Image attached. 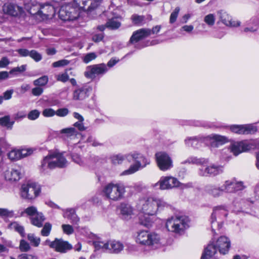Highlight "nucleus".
<instances>
[{
    "instance_id": "obj_54",
    "label": "nucleus",
    "mask_w": 259,
    "mask_h": 259,
    "mask_svg": "<svg viewBox=\"0 0 259 259\" xmlns=\"http://www.w3.org/2000/svg\"><path fill=\"white\" fill-rule=\"evenodd\" d=\"M40 115V112L36 109L32 110L30 111L28 115L27 118L31 120H34L38 118Z\"/></svg>"
},
{
    "instance_id": "obj_38",
    "label": "nucleus",
    "mask_w": 259,
    "mask_h": 259,
    "mask_svg": "<svg viewBox=\"0 0 259 259\" xmlns=\"http://www.w3.org/2000/svg\"><path fill=\"white\" fill-rule=\"evenodd\" d=\"M14 124V121L10 120V116L6 115L0 118V125L6 127L8 129L11 130Z\"/></svg>"
},
{
    "instance_id": "obj_24",
    "label": "nucleus",
    "mask_w": 259,
    "mask_h": 259,
    "mask_svg": "<svg viewBox=\"0 0 259 259\" xmlns=\"http://www.w3.org/2000/svg\"><path fill=\"white\" fill-rule=\"evenodd\" d=\"M4 177L7 181L10 182L18 181L22 177L21 169L20 167L8 169L5 171Z\"/></svg>"
},
{
    "instance_id": "obj_3",
    "label": "nucleus",
    "mask_w": 259,
    "mask_h": 259,
    "mask_svg": "<svg viewBox=\"0 0 259 259\" xmlns=\"http://www.w3.org/2000/svg\"><path fill=\"white\" fill-rule=\"evenodd\" d=\"M141 211L145 214L155 215L158 209H163L168 206V204L163 199L156 196H151L140 201Z\"/></svg>"
},
{
    "instance_id": "obj_4",
    "label": "nucleus",
    "mask_w": 259,
    "mask_h": 259,
    "mask_svg": "<svg viewBox=\"0 0 259 259\" xmlns=\"http://www.w3.org/2000/svg\"><path fill=\"white\" fill-rule=\"evenodd\" d=\"M102 192L107 198L118 201L123 198L125 186L122 182H111L104 187Z\"/></svg>"
},
{
    "instance_id": "obj_17",
    "label": "nucleus",
    "mask_w": 259,
    "mask_h": 259,
    "mask_svg": "<svg viewBox=\"0 0 259 259\" xmlns=\"http://www.w3.org/2000/svg\"><path fill=\"white\" fill-rule=\"evenodd\" d=\"M159 186L161 190H169L175 188H178L180 185V182L178 180L171 176L162 177L154 186Z\"/></svg>"
},
{
    "instance_id": "obj_25",
    "label": "nucleus",
    "mask_w": 259,
    "mask_h": 259,
    "mask_svg": "<svg viewBox=\"0 0 259 259\" xmlns=\"http://www.w3.org/2000/svg\"><path fill=\"white\" fill-rule=\"evenodd\" d=\"M92 89L87 86L79 87L75 90L73 93V99L74 100H83L89 97Z\"/></svg>"
},
{
    "instance_id": "obj_29",
    "label": "nucleus",
    "mask_w": 259,
    "mask_h": 259,
    "mask_svg": "<svg viewBox=\"0 0 259 259\" xmlns=\"http://www.w3.org/2000/svg\"><path fill=\"white\" fill-rule=\"evenodd\" d=\"M120 213L123 219L128 220L134 215V209L127 203H121L120 206Z\"/></svg>"
},
{
    "instance_id": "obj_50",
    "label": "nucleus",
    "mask_w": 259,
    "mask_h": 259,
    "mask_svg": "<svg viewBox=\"0 0 259 259\" xmlns=\"http://www.w3.org/2000/svg\"><path fill=\"white\" fill-rule=\"evenodd\" d=\"M52 230V225L50 223L45 224L41 231V235L43 236H48Z\"/></svg>"
},
{
    "instance_id": "obj_62",
    "label": "nucleus",
    "mask_w": 259,
    "mask_h": 259,
    "mask_svg": "<svg viewBox=\"0 0 259 259\" xmlns=\"http://www.w3.org/2000/svg\"><path fill=\"white\" fill-rule=\"evenodd\" d=\"M69 112L67 108H60L56 111V114L57 116L60 117H64L66 116Z\"/></svg>"
},
{
    "instance_id": "obj_58",
    "label": "nucleus",
    "mask_w": 259,
    "mask_h": 259,
    "mask_svg": "<svg viewBox=\"0 0 259 259\" xmlns=\"http://www.w3.org/2000/svg\"><path fill=\"white\" fill-rule=\"evenodd\" d=\"M145 30H148V34H147V37L151 35V34H155L158 33L160 29H161V26L159 25H157L154 27L152 28V29H149V28H144Z\"/></svg>"
},
{
    "instance_id": "obj_27",
    "label": "nucleus",
    "mask_w": 259,
    "mask_h": 259,
    "mask_svg": "<svg viewBox=\"0 0 259 259\" xmlns=\"http://www.w3.org/2000/svg\"><path fill=\"white\" fill-rule=\"evenodd\" d=\"M72 248V245L62 239L56 238L53 249L57 252L65 253Z\"/></svg>"
},
{
    "instance_id": "obj_16",
    "label": "nucleus",
    "mask_w": 259,
    "mask_h": 259,
    "mask_svg": "<svg viewBox=\"0 0 259 259\" xmlns=\"http://www.w3.org/2000/svg\"><path fill=\"white\" fill-rule=\"evenodd\" d=\"M155 159L158 167L162 171H166L173 167L171 158L165 152H157Z\"/></svg>"
},
{
    "instance_id": "obj_13",
    "label": "nucleus",
    "mask_w": 259,
    "mask_h": 259,
    "mask_svg": "<svg viewBox=\"0 0 259 259\" xmlns=\"http://www.w3.org/2000/svg\"><path fill=\"white\" fill-rule=\"evenodd\" d=\"M148 30H145L144 28H141L135 31L127 43L128 46L131 45L134 46V48L140 50L147 46L148 43L144 42L143 40L147 37Z\"/></svg>"
},
{
    "instance_id": "obj_30",
    "label": "nucleus",
    "mask_w": 259,
    "mask_h": 259,
    "mask_svg": "<svg viewBox=\"0 0 259 259\" xmlns=\"http://www.w3.org/2000/svg\"><path fill=\"white\" fill-rule=\"evenodd\" d=\"M205 191L213 197H219L223 194V191L222 187L216 185L209 184L205 187Z\"/></svg>"
},
{
    "instance_id": "obj_1",
    "label": "nucleus",
    "mask_w": 259,
    "mask_h": 259,
    "mask_svg": "<svg viewBox=\"0 0 259 259\" xmlns=\"http://www.w3.org/2000/svg\"><path fill=\"white\" fill-rule=\"evenodd\" d=\"M110 159L114 165L121 164L125 159L128 162L132 161L135 162L134 164L131 165L128 169L120 174L121 176L134 174L150 163L149 158L138 151H133L125 155L121 154L113 155L110 156Z\"/></svg>"
},
{
    "instance_id": "obj_5",
    "label": "nucleus",
    "mask_w": 259,
    "mask_h": 259,
    "mask_svg": "<svg viewBox=\"0 0 259 259\" xmlns=\"http://www.w3.org/2000/svg\"><path fill=\"white\" fill-rule=\"evenodd\" d=\"M208 138L212 140V145L217 147L228 142V139L226 137L218 135H212L211 137H204L200 136L187 137L185 140V143L188 147H192L194 148H198L200 146L201 143L205 142Z\"/></svg>"
},
{
    "instance_id": "obj_21",
    "label": "nucleus",
    "mask_w": 259,
    "mask_h": 259,
    "mask_svg": "<svg viewBox=\"0 0 259 259\" xmlns=\"http://www.w3.org/2000/svg\"><path fill=\"white\" fill-rule=\"evenodd\" d=\"M218 15L221 21L227 26L238 27L240 25V21L233 20L231 16L223 10L218 11Z\"/></svg>"
},
{
    "instance_id": "obj_34",
    "label": "nucleus",
    "mask_w": 259,
    "mask_h": 259,
    "mask_svg": "<svg viewBox=\"0 0 259 259\" xmlns=\"http://www.w3.org/2000/svg\"><path fill=\"white\" fill-rule=\"evenodd\" d=\"M152 214H145L142 211L141 212L139 215V222L140 223L147 227L150 226L153 223V218L151 217L153 216Z\"/></svg>"
},
{
    "instance_id": "obj_49",
    "label": "nucleus",
    "mask_w": 259,
    "mask_h": 259,
    "mask_svg": "<svg viewBox=\"0 0 259 259\" xmlns=\"http://www.w3.org/2000/svg\"><path fill=\"white\" fill-rule=\"evenodd\" d=\"M97 57V56L95 53H90L82 57V60L84 63L88 64L92 60H95Z\"/></svg>"
},
{
    "instance_id": "obj_19",
    "label": "nucleus",
    "mask_w": 259,
    "mask_h": 259,
    "mask_svg": "<svg viewBox=\"0 0 259 259\" xmlns=\"http://www.w3.org/2000/svg\"><path fill=\"white\" fill-rule=\"evenodd\" d=\"M252 202L248 200L236 199L233 202L234 209L233 210L236 213H248V210L251 208Z\"/></svg>"
},
{
    "instance_id": "obj_53",
    "label": "nucleus",
    "mask_w": 259,
    "mask_h": 259,
    "mask_svg": "<svg viewBox=\"0 0 259 259\" xmlns=\"http://www.w3.org/2000/svg\"><path fill=\"white\" fill-rule=\"evenodd\" d=\"M180 9L179 7H177L175 8L174 11L171 13L170 18H169V23L170 24H173L175 23L178 18L179 13L180 12Z\"/></svg>"
},
{
    "instance_id": "obj_20",
    "label": "nucleus",
    "mask_w": 259,
    "mask_h": 259,
    "mask_svg": "<svg viewBox=\"0 0 259 259\" xmlns=\"http://www.w3.org/2000/svg\"><path fill=\"white\" fill-rule=\"evenodd\" d=\"M32 152L31 149H13L8 153V156L11 160L16 161L30 155Z\"/></svg>"
},
{
    "instance_id": "obj_56",
    "label": "nucleus",
    "mask_w": 259,
    "mask_h": 259,
    "mask_svg": "<svg viewBox=\"0 0 259 259\" xmlns=\"http://www.w3.org/2000/svg\"><path fill=\"white\" fill-rule=\"evenodd\" d=\"M69 62L70 61L67 60L62 59L54 62L52 64V66L54 67H62L67 65L68 64H69Z\"/></svg>"
},
{
    "instance_id": "obj_31",
    "label": "nucleus",
    "mask_w": 259,
    "mask_h": 259,
    "mask_svg": "<svg viewBox=\"0 0 259 259\" xmlns=\"http://www.w3.org/2000/svg\"><path fill=\"white\" fill-rule=\"evenodd\" d=\"M209 160L207 158L203 157L198 158L196 156H191L188 157L186 160L182 163L183 164L189 163L196 164L197 165H204L208 164Z\"/></svg>"
},
{
    "instance_id": "obj_22",
    "label": "nucleus",
    "mask_w": 259,
    "mask_h": 259,
    "mask_svg": "<svg viewBox=\"0 0 259 259\" xmlns=\"http://www.w3.org/2000/svg\"><path fill=\"white\" fill-rule=\"evenodd\" d=\"M3 11L5 14L12 16H17L23 12L22 7L12 3L5 4L3 7Z\"/></svg>"
},
{
    "instance_id": "obj_14",
    "label": "nucleus",
    "mask_w": 259,
    "mask_h": 259,
    "mask_svg": "<svg viewBox=\"0 0 259 259\" xmlns=\"http://www.w3.org/2000/svg\"><path fill=\"white\" fill-rule=\"evenodd\" d=\"M41 191L40 187L35 183L23 184L21 188V196L25 199L32 200L37 197Z\"/></svg>"
},
{
    "instance_id": "obj_52",
    "label": "nucleus",
    "mask_w": 259,
    "mask_h": 259,
    "mask_svg": "<svg viewBox=\"0 0 259 259\" xmlns=\"http://www.w3.org/2000/svg\"><path fill=\"white\" fill-rule=\"evenodd\" d=\"M19 249L21 251L26 252L30 249V246L27 241L22 239L20 241Z\"/></svg>"
},
{
    "instance_id": "obj_37",
    "label": "nucleus",
    "mask_w": 259,
    "mask_h": 259,
    "mask_svg": "<svg viewBox=\"0 0 259 259\" xmlns=\"http://www.w3.org/2000/svg\"><path fill=\"white\" fill-rule=\"evenodd\" d=\"M231 182L233 183L232 189L233 193L241 191L245 188L243 182L237 180L235 178L230 179Z\"/></svg>"
},
{
    "instance_id": "obj_64",
    "label": "nucleus",
    "mask_w": 259,
    "mask_h": 259,
    "mask_svg": "<svg viewBox=\"0 0 259 259\" xmlns=\"http://www.w3.org/2000/svg\"><path fill=\"white\" fill-rule=\"evenodd\" d=\"M19 259H35V256L27 253H22L18 257Z\"/></svg>"
},
{
    "instance_id": "obj_46",
    "label": "nucleus",
    "mask_w": 259,
    "mask_h": 259,
    "mask_svg": "<svg viewBox=\"0 0 259 259\" xmlns=\"http://www.w3.org/2000/svg\"><path fill=\"white\" fill-rule=\"evenodd\" d=\"M94 245L96 249H102L103 250L108 251V249L109 248L108 241L107 242L95 241L94 242Z\"/></svg>"
},
{
    "instance_id": "obj_15",
    "label": "nucleus",
    "mask_w": 259,
    "mask_h": 259,
    "mask_svg": "<svg viewBox=\"0 0 259 259\" xmlns=\"http://www.w3.org/2000/svg\"><path fill=\"white\" fill-rule=\"evenodd\" d=\"M224 171L223 166L220 165L211 164L208 165V164L204 165H201L198 170V174L202 177H215L221 174Z\"/></svg>"
},
{
    "instance_id": "obj_63",
    "label": "nucleus",
    "mask_w": 259,
    "mask_h": 259,
    "mask_svg": "<svg viewBox=\"0 0 259 259\" xmlns=\"http://www.w3.org/2000/svg\"><path fill=\"white\" fill-rule=\"evenodd\" d=\"M104 38V33L101 32L100 33L95 34L93 35L92 39L95 42H99L101 41Z\"/></svg>"
},
{
    "instance_id": "obj_55",
    "label": "nucleus",
    "mask_w": 259,
    "mask_h": 259,
    "mask_svg": "<svg viewBox=\"0 0 259 259\" xmlns=\"http://www.w3.org/2000/svg\"><path fill=\"white\" fill-rule=\"evenodd\" d=\"M29 54L30 55L29 56L36 62H38L42 59L41 55L35 50L30 51Z\"/></svg>"
},
{
    "instance_id": "obj_60",
    "label": "nucleus",
    "mask_w": 259,
    "mask_h": 259,
    "mask_svg": "<svg viewBox=\"0 0 259 259\" xmlns=\"http://www.w3.org/2000/svg\"><path fill=\"white\" fill-rule=\"evenodd\" d=\"M20 57H25L30 55V52L26 49H19L16 51Z\"/></svg>"
},
{
    "instance_id": "obj_6",
    "label": "nucleus",
    "mask_w": 259,
    "mask_h": 259,
    "mask_svg": "<svg viewBox=\"0 0 259 259\" xmlns=\"http://www.w3.org/2000/svg\"><path fill=\"white\" fill-rule=\"evenodd\" d=\"M68 162L63 156V153L55 151L50 152L46 156L41 162V167L44 169H53L55 167H64L67 166Z\"/></svg>"
},
{
    "instance_id": "obj_33",
    "label": "nucleus",
    "mask_w": 259,
    "mask_h": 259,
    "mask_svg": "<svg viewBox=\"0 0 259 259\" xmlns=\"http://www.w3.org/2000/svg\"><path fill=\"white\" fill-rule=\"evenodd\" d=\"M46 218L41 212H37L35 215L30 218L31 224L38 228L43 226Z\"/></svg>"
},
{
    "instance_id": "obj_39",
    "label": "nucleus",
    "mask_w": 259,
    "mask_h": 259,
    "mask_svg": "<svg viewBox=\"0 0 259 259\" xmlns=\"http://www.w3.org/2000/svg\"><path fill=\"white\" fill-rule=\"evenodd\" d=\"M10 227L12 229H14L15 231L17 232L20 235L24 237H25V231L24 227L20 225L18 223L16 222H13L10 224Z\"/></svg>"
},
{
    "instance_id": "obj_41",
    "label": "nucleus",
    "mask_w": 259,
    "mask_h": 259,
    "mask_svg": "<svg viewBox=\"0 0 259 259\" xmlns=\"http://www.w3.org/2000/svg\"><path fill=\"white\" fill-rule=\"evenodd\" d=\"M37 212L38 211H37L36 207L34 206H31L22 211L20 213V216H23L26 213L31 218L35 215Z\"/></svg>"
},
{
    "instance_id": "obj_48",
    "label": "nucleus",
    "mask_w": 259,
    "mask_h": 259,
    "mask_svg": "<svg viewBox=\"0 0 259 259\" xmlns=\"http://www.w3.org/2000/svg\"><path fill=\"white\" fill-rule=\"evenodd\" d=\"M62 134H66L67 137L75 136L77 134V132L74 127H69L64 128L61 130Z\"/></svg>"
},
{
    "instance_id": "obj_23",
    "label": "nucleus",
    "mask_w": 259,
    "mask_h": 259,
    "mask_svg": "<svg viewBox=\"0 0 259 259\" xmlns=\"http://www.w3.org/2000/svg\"><path fill=\"white\" fill-rule=\"evenodd\" d=\"M102 0H73L76 4L82 5L81 8L87 11H92L98 8Z\"/></svg>"
},
{
    "instance_id": "obj_11",
    "label": "nucleus",
    "mask_w": 259,
    "mask_h": 259,
    "mask_svg": "<svg viewBox=\"0 0 259 259\" xmlns=\"http://www.w3.org/2000/svg\"><path fill=\"white\" fill-rule=\"evenodd\" d=\"M106 64L100 63L88 66L84 72V76L91 80L100 79L108 71Z\"/></svg>"
},
{
    "instance_id": "obj_26",
    "label": "nucleus",
    "mask_w": 259,
    "mask_h": 259,
    "mask_svg": "<svg viewBox=\"0 0 259 259\" xmlns=\"http://www.w3.org/2000/svg\"><path fill=\"white\" fill-rule=\"evenodd\" d=\"M63 211V217L70 221L73 225H78L80 219L76 213L74 208H69L67 209H61Z\"/></svg>"
},
{
    "instance_id": "obj_36",
    "label": "nucleus",
    "mask_w": 259,
    "mask_h": 259,
    "mask_svg": "<svg viewBox=\"0 0 259 259\" xmlns=\"http://www.w3.org/2000/svg\"><path fill=\"white\" fill-rule=\"evenodd\" d=\"M133 24L137 26H142L146 23L145 17L143 15L133 14L131 18Z\"/></svg>"
},
{
    "instance_id": "obj_42",
    "label": "nucleus",
    "mask_w": 259,
    "mask_h": 259,
    "mask_svg": "<svg viewBox=\"0 0 259 259\" xmlns=\"http://www.w3.org/2000/svg\"><path fill=\"white\" fill-rule=\"evenodd\" d=\"M27 239L30 241L31 244L34 247H37L40 244V238L35 236L34 234H28L27 235Z\"/></svg>"
},
{
    "instance_id": "obj_12",
    "label": "nucleus",
    "mask_w": 259,
    "mask_h": 259,
    "mask_svg": "<svg viewBox=\"0 0 259 259\" xmlns=\"http://www.w3.org/2000/svg\"><path fill=\"white\" fill-rule=\"evenodd\" d=\"M259 147V141L257 140L243 141L232 143L230 146V151L235 156H237L243 152Z\"/></svg>"
},
{
    "instance_id": "obj_40",
    "label": "nucleus",
    "mask_w": 259,
    "mask_h": 259,
    "mask_svg": "<svg viewBox=\"0 0 259 259\" xmlns=\"http://www.w3.org/2000/svg\"><path fill=\"white\" fill-rule=\"evenodd\" d=\"M121 25L120 22L117 18L109 19L106 23V27L111 29H116Z\"/></svg>"
},
{
    "instance_id": "obj_7",
    "label": "nucleus",
    "mask_w": 259,
    "mask_h": 259,
    "mask_svg": "<svg viewBox=\"0 0 259 259\" xmlns=\"http://www.w3.org/2000/svg\"><path fill=\"white\" fill-rule=\"evenodd\" d=\"M187 217L175 215L167 220L165 227L168 231L181 235L189 227Z\"/></svg>"
},
{
    "instance_id": "obj_51",
    "label": "nucleus",
    "mask_w": 259,
    "mask_h": 259,
    "mask_svg": "<svg viewBox=\"0 0 259 259\" xmlns=\"http://www.w3.org/2000/svg\"><path fill=\"white\" fill-rule=\"evenodd\" d=\"M63 232L64 234L70 235L73 233L74 229L73 227L69 224H63L61 226Z\"/></svg>"
},
{
    "instance_id": "obj_47",
    "label": "nucleus",
    "mask_w": 259,
    "mask_h": 259,
    "mask_svg": "<svg viewBox=\"0 0 259 259\" xmlns=\"http://www.w3.org/2000/svg\"><path fill=\"white\" fill-rule=\"evenodd\" d=\"M48 77L44 75L34 80L33 84L35 86H44L48 83Z\"/></svg>"
},
{
    "instance_id": "obj_2",
    "label": "nucleus",
    "mask_w": 259,
    "mask_h": 259,
    "mask_svg": "<svg viewBox=\"0 0 259 259\" xmlns=\"http://www.w3.org/2000/svg\"><path fill=\"white\" fill-rule=\"evenodd\" d=\"M230 246V241L226 236H221L217 240L212 239L205 248L201 259H211L218 251L221 254H225L228 252Z\"/></svg>"
},
{
    "instance_id": "obj_9",
    "label": "nucleus",
    "mask_w": 259,
    "mask_h": 259,
    "mask_svg": "<svg viewBox=\"0 0 259 259\" xmlns=\"http://www.w3.org/2000/svg\"><path fill=\"white\" fill-rule=\"evenodd\" d=\"M67 4L62 6L59 12L60 18L63 21H73L76 20L79 15V7L81 5L76 4Z\"/></svg>"
},
{
    "instance_id": "obj_8",
    "label": "nucleus",
    "mask_w": 259,
    "mask_h": 259,
    "mask_svg": "<svg viewBox=\"0 0 259 259\" xmlns=\"http://www.w3.org/2000/svg\"><path fill=\"white\" fill-rule=\"evenodd\" d=\"M136 242L153 249L157 248L162 244L161 239L158 234L147 231H141L138 233Z\"/></svg>"
},
{
    "instance_id": "obj_32",
    "label": "nucleus",
    "mask_w": 259,
    "mask_h": 259,
    "mask_svg": "<svg viewBox=\"0 0 259 259\" xmlns=\"http://www.w3.org/2000/svg\"><path fill=\"white\" fill-rule=\"evenodd\" d=\"M27 11L32 15L40 16L41 4L33 1L26 5Z\"/></svg>"
},
{
    "instance_id": "obj_61",
    "label": "nucleus",
    "mask_w": 259,
    "mask_h": 259,
    "mask_svg": "<svg viewBox=\"0 0 259 259\" xmlns=\"http://www.w3.org/2000/svg\"><path fill=\"white\" fill-rule=\"evenodd\" d=\"M57 80L63 82H65L69 80V76L67 72L59 74L57 77Z\"/></svg>"
},
{
    "instance_id": "obj_45",
    "label": "nucleus",
    "mask_w": 259,
    "mask_h": 259,
    "mask_svg": "<svg viewBox=\"0 0 259 259\" xmlns=\"http://www.w3.org/2000/svg\"><path fill=\"white\" fill-rule=\"evenodd\" d=\"M71 157L72 160L75 163L79 165L80 166L84 165V160L79 154L77 153H72L71 155Z\"/></svg>"
},
{
    "instance_id": "obj_18",
    "label": "nucleus",
    "mask_w": 259,
    "mask_h": 259,
    "mask_svg": "<svg viewBox=\"0 0 259 259\" xmlns=\"http://www.w3.org/2000/svg\"><path fill=\"white\" fill-rule=\"evenodd\" d=\"M230 128L232 132L239 135L252 134L257 131L256 126L252 124L232 125Z\"/></svg>"
},
{
    "instance_id": "obj_10",
    "label": "nucleus",
    "mask_w": 259,
    "mask_h": 259,
    "mask_svg": "<svg viewBox=\"0 0 259 259\" xmlns=\"http://www.w3.org/2000/svg\"><path fill=\"white\" fill-rule=\"evenodd\" d=\"M228 214V209L225 205H219L213 208V211L210 217V223L212 231H214L216 225L218 229L222 226L223 221Z\"/></svg>"
},
{
    "instance_id": "obj_28",
    "label": "nucleus",
    "mask_w": 259,
    "mask_h": 259,
    "mask_svg": "<svg viewBox=\"0 0 259 259\" xmlns=\"http://www.w3.org/2000/svg\"><path fill=\"white\" fill-rule=\"evenodd\" d=\"M55 13L54 7L47 3L41 4L40 18L42 19H47L49 16L53 15Z\"/></svg>"
},
{
    "instance_id": "obj_35",
    "label": "nucleus",
    "mask_w": 259,
    "mask_h": 259,
    "mask_svg": "<svg viewBox=\"0 0 259 259\" xmlns=\"http://www.w3.org/2000/svg\"><path fill=\"white\" fill-rule=\"evenodd\" d=\"M109 248L108 251L111 252L118 253L123 249V246L119 241L115 240L108 241Z\"/></svg>"
},
{
    "instance_id": "obj_57",
    "label": "nucleus",
    "mask_w": 259,
    "mask_h": 259,
    "mask_svg": "<svg viewBox=\"0 0 259 259\" xmlns=\"http://www.w3.org/2000/svg\"><path fill=\"white\" fill-rule=\"evenodd\" d=\"M56 114V111L52 108H46L42 111V114L44 117H52Z\"/></svg>"
},
{
    "instance_id": "obj_44",
    "label": "nucleus",
    "mask_w": 259,
    "mask_h": 259,
    "mask_svg": "<svg viewBox=\"0 0 259 259\" xmlns=\"http://www.w3.org/2000/svg\"><path fill=\"white\" fill-rule=\"evenodd\" d=\"M215 21V17L213 14H209L206 15L204 18V22L209 27H212L214 25Z\"/></svg>"
},
{
    "instance_id": "obj_43",
    "label": "nucleus",
    "mask_w": 259,
    "mask_h": 259,
    "mask_svg": "<svg viewBox=\"0 0 259 259\" xmlns=\"http://www.w3.org/2000/svg\"><path fill=\"white\" fill-rule=\"evenodd\" d=\"M233 183L231 182L230 179L226 180L224 182V184L222 185V187L223 189V192L228 193H233V189H232Z\"/></svg>"
},
{
    "instance_id": "obj_59",
    "label": "nucleus",
    "mask_w": 259,
    "mask_h": 259,
    "mask_svg": "<svg viewBox=\"0 0 259 259\" xmlns=\"http://www.w3.org/2000/svg\"><path fill=\"white\" fill-rule=\"evenodd\" d=\"M26 65H22L21 66L13 68L10 71L9 73L10 74H13L16 72H22L26 70Z\"/></svg>"
}]
</instances>
